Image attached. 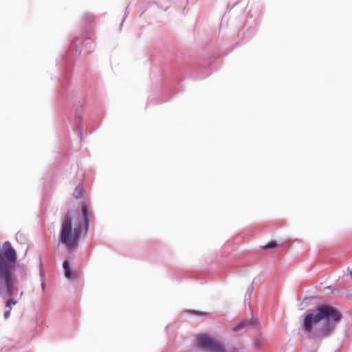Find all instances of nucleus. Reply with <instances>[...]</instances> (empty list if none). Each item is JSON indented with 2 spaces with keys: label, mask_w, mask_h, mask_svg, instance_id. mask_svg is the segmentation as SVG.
<instances>
[{
  "label": "nucleus",
  "mask_w": 352,
  "mask_h": 352,
  "mask_svg": "<svg viewBox=\"0 0 352 352\" xmlns=\"http://www.w3.org/2000/svg\"><path fill=\"white\" fill-rule=\"evenodd\" d=\"M78 118L79 121L80 122L81 118L80 116H78Z\"/></svg>",
  "instance_id": "nucleus-15"
},
{
  "label": "nucleus",
  "mask_w": 352,
  "mask_h": 352,
  "mask_svg": "<svg viewBox=\"0 0 352 352\" xmlns=\"http://www.w3.org/2000/svg\"><path fill=\"white\" fill-rule=\"evenodd\" d=\"M342 318L334 307L323 304L304 315L302 329L307 338L317 342L331 336Z\"/></svg>",
  "instance_id": "nucleus-1"
},
{
  "label": "nucleus",
  "mask_w": 352,
  "mask_h": 352,
  "mask_svg": "<svg viewBox=\"0 0 352 352\" xmlns=\"http://www.w3.org/2000/svg\"><path fill=\"white\" fill-rule=\"evenodd\" d=\"M276 246L277 243L276 241H271L270 243H269L266 245L263 246L262 248L263 249H272L276 248Z\"/></svg>",
  "instance_id": "nucleus-10"
},
{
  "label": "nucleus",
  "mask_w": 352,
  "mask_h": 352,
  "mask_svg": "<svg viewBox=\"0 0 352 352\" xmlns=\"http://www.w3.org/2000/svg\"><path fill=\"white\" fill-rule=\"evenodd\" d=\"M83 188L81 186H78L73 193L74 197L80 199L82 197Z\"/></svg>",
  "instance_id": "nucleus-8"
},
{
  "label": "nucleus",
  "mask_w": 352,
  "mask_h": 352,
  "mask_svg": "<svg viewBox=\"0 0 352 352\" xmlns=\"http://www.w3.org/2000/svg\"><path fill=\"white\" fill-rule=\"evenodd\" d=\"M266 343V339L262 336H258L254 340V346L256 349H261Z\"/></svg>",
  "instance_id": "nucleus-6"
},
{
  "label": "nucleus",
  "mask_w": 352,
  "mask_h": 352,
  "mask_svg": "<svg viewBox=\"0 0 352 352\" xmlns=\"http://www.w3.org/2000/svg\"><path fill=\"white\" fill-rule=\"evenodd\" d=\"M349 274H350V276L352 277V270L350 271Z\"/></svg>",
  "instance_id": "nucleus-14"
},
{
  "label": "nucleus",
  "mask_w": 352,
  "mask_h": 352,
  "mask_svg": "<svg viewBox=\"0 0 352 352\" xmlns=\"http://www.w3.org/2000/svg\"><path fill=\"white\" fill-rule=\"evenodd\" d=\"M83 19L87 23H91L94 21V16L91 13H85Z\"/></svg>",
  "instance_id": "nucleus-9"
},
{
  "label": "nucleus",
  "mask_w": 352,
  "mask_h": 352,
  "mask_svg": "<svg viewBox=\"0 0 352 352\" xmlns=\"http://www.w3.org/2000/svg\"><path fill=\"white\" fill-rule=\"evenodd\" d=\"M81 212L82 220V230L84 231L85 234H86L89 226V221L91 217V212L89 210V205L85 202H83L82 204Z\"/></svg>",
  "instance_id": "nucleus-4"
},
{
  "label": "nucleus",
  "mask_w": 352,
  "mask_h": 352,
  "mask_svg": "<svg viewBox=\"0 0 352 352\" xmlns=\"http://www.w3.org/2000/svg\"><path fill=\"white\" fill-rule=\"evenodd\" d=\"M63 267L64 269V272H65V276L69 278V279H71V278H74V276L70 269V265H69V263L68 261H65L63 263Z\"/></svg>",
  "instance_id": "nucleus-7"
},
{
  "label": "nucleus",
  "mask_w": 352,
  "mask_h": 352,
  "mask_svg": "<svg viewBox=\"0 0 352 352\" xmlns=\"http://www.w3.org/2000/svg\"><path fill=\"white\" fill-rule=\"evenodd\" d=\"M248 294H246V295H245V300H250V297H251V292L250 291V288L248 289Z\"/></svg>",
  "instance_id": "nucleus-11"
},
{
  "label": "nucleus",
  "mask_w": 352,
  "mask_h": 352,
  "mask_svg": "<svg viewBox=\"0 0 352 352\" xmlns=\"http://www.w3.org/2000/svg\"><path fill=\"white\" fill-rule=\"evenodd\" d=\"M197 345L201 349H206L210 352H225L223 346L212 338L200 334L197 337Z\"/></svg>",
  "instance_id": "nucleus-3"
},
{
  "label": "nucleus",
  "mask_w": 352,
  "mask_h": 352,
  "mask_svg": "<svg viewBox=\"0 0 352 352\" xmlns=\"http://www.w3.org/2000/svg\"><path fill=\"white\" fill-rule=\"evenodd\" d=\"M41 287L43 290L45 289V284L43 283H41Z\"/></svg>",
  "instance_id": "nucleus-13"
},
{
  "label": "nucleus",
  "mask_w": 352,
  "mask_h": 352,
  "mask_svg": "<svg viewBox=\"0 0 352 352\" xmlns=\"http://www.w3.org/2000/svg\"><path fill=\"white\" fill-rule=\"evenodd\" d=\"M255 325V321L253 319H246L241 322H240L238 324H236L233 328V331H239L243 329H247L250 327H253Z\"/></svg>",
  "instance_id": "nucleus-5"
},
{
  "label": "nucleus",
  "mask_w": 352,
  "mask_h": 352,
  "mask_svg": "<svg viewBox=\"0 0 352 352\" xmlns=\"http://www.w3.org/2000/svg\"><path fill=\"white\" fill-rule=\"evenodd\" d=\"M81 230L80 228H72V219L67 213L61 224L59 241L65 245L68 252H72L78 248Z\"/></svg>",
  "instance_id": "nucleus-2"
},
{
  "label": "nucleus",
  "mask_w": 352,
  "mask_h": 352,
  "mask_svg": "<svg viewBox=\"0 0 352 352\" xmlns=\"http://www.w3.org/2000/svg\"><path fill=\"white\" fill-rule=\"evenodd\" d=\"M89 43H91V40L89 38H87L83 42V45L84 46H86L87 44H89Z\"/></svg>",
  "instance_id": "nucleus-12"
}]
</instances>
